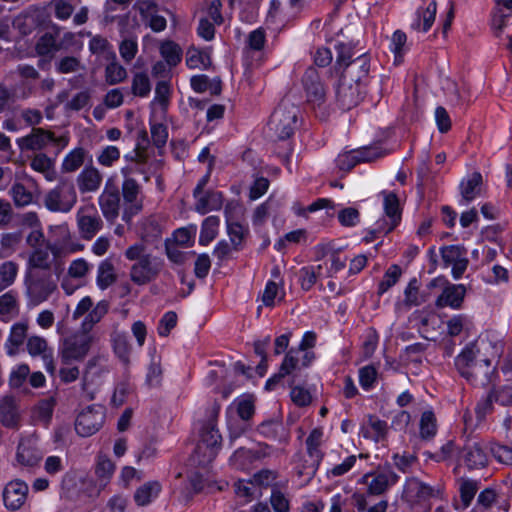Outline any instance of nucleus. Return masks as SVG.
<instances>
[{"instance_id": "obj_43", "label": "nucleus", "mask_w": 512, "mask_h": 512, "mask_svg": "<svg viewBox=\"0 0 512 512\" xmlns=\"http://www.w3.org/2000/svg\"><path fill=\"white\" fill-rule=\"evenodd\" d=\"M441 256L446 266H452L458 263V261L465 260L467 258V251L463 246L450 245L441 249Z\"/></svg>"}, {"instance_id": "obj_6", "label": "nucleus", "mask_w": 512, "mask_h": 512, "mask_svg": "<svg viewBox=\"0 0 512 512\" xmlns=\"http://www.w3.org/2000/svg\"><path fill=\"white\" fill-rule=\"evenodd\" d=\"M76 202V190L70 180H61L55 188L46 194L44 199L48 210L63 213L69 212Z\"/></svg>"}, {"instance_id": "obj_27", "label": "nucleus", "mask_w": 512, "mask_h": 512, "mask_svg": "<svg viewBox=\"0 0 512 512\" xmlns=\"http://www.w3.org/2000/svg\"><path fill=\"white\" fill-rule=\"evenodd\" d=\"M398 476L393 471H385L375 474L368 483V493L371 495H381L390 486L394 485Z\"/></svg>"}, {"instance_id": "obj_61", "label": "nucleus", "mask_w": 512, "mask_h": 512, "mask_svg": "<svg viewBox=\"0 0 512 512\" xmlns=\"http://www.w3.org/2000/svg\"><path fill=\"white\" fill-rule=\"evenodd\" d=\"M377 370L372 365H367L359 370V382L363 389L369 390L376 381Z\"/></svg>"}, {"instance_id": "obj_58", "label": "nucleus", "mask_w": 512, "mask_h": 512, "mask_svg": "<svg viewBox=\"0 0 512 512\" xmlns=\"http://www.w3.org/2000/svg\"><path fill=\"white\" fill-rule=\"evenodd\" d=\"M153 144L161 149L166 145L168 139L167 127L162 123H153L150 127Z\"/></svg>"}, {"instance_id": "obj_2", "label": "nucleus", "mask_w": 512, "mask_h": 512, "mask_svg": "<svg viewBox=\"0 0 512 512\" xmlns=\"http://www.w3.org/2000/svg\"><path fill=\"white\" fill-rule=\"evenodd\" d=\"M220 404L214 402L207 411L206 419L199 428V442L195 448V457L199 465L212 462L221 448L222 436L217 428Z\"/></svg>"}, {"instance_id": "obj_34", "label": "nucleus", "mask_w": 512, "mask_h": 512, "mask_svg": "<svg viewBox=\"0 0 512 512\" xmlns=\"http://www.w3.org/2000/svg\"><path fill=\"white\" fill-rule=\"evenodd\" d=\"M51 260L48 249L37 248L29 256L27 271L50 272Z\"/></svg>"}, {"instance_id": "obj_40", "label": "nucleus", "mask_w": 512, "mask_h": 512, "mask_svg": "<svg viewBox=\"0 0 512 512\" xmlns=\"http://www.w3.org/2000/svg\"><path fill=\"white\" fill-rule=\"evenodd\" d=\"M162 236V226L160 222L154 218H147L143 224L141 229V238L142 242L153 243L159 240Z\"/></svg>"}, {"instance_id": "obj_53", "label": "nucleus", "mask_w": 512, "mask_h": 512, "mask_svg": "<svg viewBox=\"0 0 512 512\" xmlns=\"http://www.w3.org/2000/svg\"><path fill=\"white\" fill-rule=\"evenodd\" d=\"M420 434L423 439H430L436 434V419L431 411H425L420 420Z\"/></svg>"}, {"instance_id": "obj_10", "label": "nucleus", "mask_w": 512, "mask_h": 512, "mask_svg": "<svg viewBox=\"0 0 512 512\" xmlns=\"http://www.w3.org/2000/svg\"><path fill=\"white\" fill-rule=\"evenodd\" d=\"M302 87L309 104L321 106L326 101V87L316 68L306 69L302 76Z\"/></svg>"}, {"instance_id": "obj_29", "label": "nucleus", "mask_w": 512, "mask_h": 512, "mask_svg": "<svg viewBox=\"0 0 512 512\" xmlns=\"http://www.w3.org/2000/svg\"><path fill=\"white\" fill-rule=\"evenodd\" d=\"M258 431L261 435L268 439L285 443L288 440V432L279 421L268 420L261 423L258 427Z\"/></svg>"}, {"instance_id": "obj_45", "label": "nucleus", "mask_w": 512, "mask_h": 512, "mask_svg": "<svg viewBox=\"0 0 512 512\" xmlns=\"http://www.w3.org/2000/svg\"><path fill=\"white\" fill-rule=\"evenodd\" d=\"M55 69L59 74H68V73H76V72L84 69V66L82 65L79 57L64 56V57H60L55 62Z\"/></svg>"}, {"instance_id": "obj_23", "label": "nucleus", "mask_w": 512, "mask_h": 512, "mask_svg": "<svg viewBox=\"0 0 512 512\" xmlns=\"http://www.w3.org/2000/svg\"><path fill=\"white\" fill-rule=\"evenodd\" d=\"M42 458V453L35 446L31 439L22 440L17 448L16 459L23 465L33 467L38 465Z\"/></svg>"}, {"instance_id": "obj_17", "label": "nucleus", "mask_w": 512, "mask_h": 512, "mask_svg": "<svg viewBox=\"0 0 512 512\" xmlns=\"http://www.w3.org/2000/svg\"><path fill=\"white\" fill-rule=\"evenodd\" d=\"M26 348L32 357L41 356L46 371L50 375L56 372L52 350L48 348L46 339L40 336H31L27 339Z\"/></svg>"}, {"instance_id": "obj_48", "label": "nucleus", "mask_w": 512, "mask_h": 512, "mask_svg": "<svg viewBox=\"0 0 512 512\" xmlns=\"http://www.w3.org/2000/svg\"><path fill=\"white\" fill-rule=\"evenodd\" d=\"M401 274L402 270L398 265H391L385 272L382 281L378 285V294L382 295L383 293L388 291L392 286H394L398 282Z\"/></svg>"}, {"instance_id": "obj_35", "label": "nucleus", "mask_w": 512, "mask_h": 512, "mask_svg": "<svg viewBox=\"0 0 512 512\" xmlns=\"http://www.w3.org/2000/svg\"><path fill=\"white\" fill-rule=\"evenodd\" d=\"M117 280L115 268L110 259L103 260L98 266L97 285L101 290L107 289Z\"/></svg>"}, {"instance_id": "obj_32", "label": "nucleus", "mask_w": 512, "mask_h": 512, "mask_svg": "<svg viewBox=\"0 0 512 512\" xmlns=\"http://www.w3.org/2000/svg\"><path fill=\"white\" fill-rule=\"evenodd\" d=\"M481 184L482 175L479 172H474L468 179L461 181L460 192L465 203L471 202L480 194Z\"/></svg>"}, {"instance_id": "obj_64", "label": "nucleus", "mask_w": 512, "mask_h": 512, "mask_svg": "<svg viewBox=\"0 0 512 512\" xmlns=\"http://www.w3.org/2000/svg\"><path fill=\"white\" fill-rule=\"evenodd\" d=\"M30 373L29 366L27 364H21L17 366L10 374L9 384L12 388H19L26 381Z\"/></svg>"}, {"instance_id": "obj_51", "label": "nucleus", "mask_w": 512, "mask_h": 512, "mask_svg": "<svg viewBox=\"0 0 512 512\" xmlns=\"http://www.w3.org/2000/svg\"><path fill=\"white\" fill-rule=\"evenodd\" d=\"M497 500V492L493 488H486L477 497V503L472 512L490 509Z\"/></svg>"}, {"instance_id": "obj_26", "label": "nucleus", "mask_w": 512, "mask_h": 512, "mask_svg": "<svg viewBox=\"0 0 512 512\" xmlns=\"http://www.w3.org/2000/svg\"><path fill=\"white\" fill-rule=\"evenodd\" d=\"M436 12L437 4L435 0H432L425 9L419 8L416 12V18L411 24L412 29L427 32L435 21Z\"/></svg>"}, {"instance_id": "obj_37", "label": "nucleus", "mask_w": 512, "mask_h": 512, "mask_svg": "<svg viewBox=\"0 0 512 512\" xmlns=\"http://www.w3.org/2000/svg\"><path fill=\"white\" fill-rule=\"evenodd\" d=\"M478 491V482L475 480H462L459 488L461 504L458 502L454 503L455 509L465 510L471 505Z\"/></svg>"}, {"instance_id": "obj_41", "label": "nucleus", "mask_w": 512, "mask_h": 512, "mask_svg": "<svg viewBox=\"0 0 512 512\" xmlns=\"http://www.w3.org/2000/svg\"><path fill=\"white\" fill-rule=\"evenodd\" d=\"M160 53L170 67L176 66L182 58V49L173 41L163 42L160 46Z\"/></svg>"}, {"instance_id": "obj_11", "label": "nucleus", "mask_w": 512, "mask_h": 512, "mask_svg": "<svg viewBox=\"0 0 512 512\" xmlns=\"http://www.w3.org/2000/svg\"><path fill=\"white\" fill-rule=\"evenodd\" d=\"M362 85L340 77L336 87V100L343 110H350L362 100Z\"/></svg>"}, {"instance_id": "obj_33", "label": "nucleus", "mask_w": 512, "mask_h": 512, "mask_svg": "<svg viewBox=\"0 0 512 512\" xmlns=\"http://www.w3.org/2000/svg\"><path fill=\"white\" fill-rule=\"evenodd\" d=\"M162 489L158 481H149L140 486L134 493V500L138 506L148 505L156 498Z\"/></svg>"}, {"instance_id": "obj_63", "label": "nucleus", "mask_w": 512, "mask_h": 512, "mask_svg": "<svg viewBox=\"0 0 512 512\" xmlns=\"http://www.w3.org/2000/svg\"><path fill=\"white\" fill-rule=\"evenodd\" d=\"M178 246L170 238L165 240V252L168 259L175 264L181 265L186 260V254Z\"/></svg>"}, {"instance_id": "obj_30", "label": "nucleus", "mask_w": 512, "mask_h": 512, "mask_svg": "<svg viewBox=\"0 0 512 512\" xmlns=\"http://www.w3.org/2000/svg\"><path fill=\"white\" fill-rule=\"evenodd\" d=\"M223 204V195L218 191H208L205 194L197 197L195 209L201 214H206L208 211L220 210Z\"/></svg>"}, {"instance_id": "obj_25", "label": "nucleus", "mask_w": 512, "mask_h": 512, "mask_svg": "<svg viewBox=\"0 0 512 512\" xmlns=\"http://www.w3.org/2000/svg\"><path fill=\"white\" fill-rule=\"evenodd\" d=\"M18 405L14 397L5 396L0 401V421L8 428H14L19 422Z\"/></svg>"}, {"instance_id": "obj_49", "label": "nucleus", "mask_w": 512, "mask_h": 512, "mask_svg": "<svg viewBox=\"0 0 512 512\" xmlns=\"http://www.w3.org/2000/svg\"><path fill=\"white\" fill-rule=\"evenodd\" d=\"M227 232L234 251H239L247 230L240 223L227 220Z\"/></svg>"}, {"instance_id": "obj_39", "label": "nucleus", "mask_w": 512, "mask_h": 512, "mask_svg": "<svg viewBox=\"0 0 512 512\" xmlns=\"http://www.w3.org/2000/svg\"><path fill=\"white\" fill-rule=\"evenodd\" d=\"M220 219L217 216L207 217L201 226L199 243L203 246L208 245L218 234Z\"/></svg>"}, {"instance_id": "obj_7", "label": "nucleus", "mask_w": 512, "mask_h": 512, "mask_svg": "<svg viewBox=\"0 0 512 512\" xmlns=\"http://www.w3.org/2000/svg\"><path fill=\"white\" fill-rule=\"evenodd\" d=\"M91 342L92 337L83 330L66 338L60 353L62 364L69 365L72 360L84 359L90 349Z\"/></svg>"}, {"instance_id": "obj_38", "label": "nucleus", "mask_w": 512, "mask_h": 512, "mask_svg": "<svg viewBox=\"0 0 512 512\" xmlns=\"http://www.w3.org/2000/svg\"><path fill=\"white\" fill-rule=\"evenodd\" d=\"M109 309V303L102 300L88 313L81 325V330L90 332L95 324L107 314Z\"/></svg>"}, {"instance_id": "obj_21", "label": "nucleus", "mask_w": 512, "mask_h": 512, "mask_svg": "<svg viewBox=\"0 0 512 512\" xmlns=\"http://www.w3.org/2000/svg\"><path fill=\"white\" fill-rule=\"evenodd\" d=\"M103 176L94 166H86L77 176L79 191L84 193L96 192L102 183Z\"/></svg>"}, {"instance_id": "obj_31", "label": "nucleus", "mask_w": 512, "mask_h": 512, "mask_svg": "<svg viewBox=\"0 0 512 512\" xmlns=\"http://www.w3.org/2000/svg\"><path fill=\"white\" fill-rule=\"evenodd\" d=\"M28 323L19 322L11 327L10 335L8 337L6 348L7 353L11 356L17 353L18 348L24 343L27 336Z\"/></svg>"}, {"instance_id": "obj_19", "label": "nucleus", "mask_w": 512, "mask_h": 512, "mask_svg": "<svg viewBox=\"0 0 512 512\" xmlns=\"http://www.w3.org/2000/svg\"><path fill=\"white\" fill-rule=\"evenodd\" d=\"M465 293L466 289L464 285L450 284L444 288L435 304L438 308L449 306L451 308L458 309L462 305Z\"/></svg>"}, {"instance_id": "obj_36", "label": "nucleus", "mask_w": 512, "mask_h": 512, "mask_svg": "<svg viewBox=\"0 0 512 512\" xmlns=\"http://www.w3.org/2000/svg\"><path fill=\"white\" fill-rule=\"evenodd\" d=\"M113 349L117 357L125 364L130 363L131 345L125 333L114 332L112 334Z\"/></svg>"}, {"instance_id": "obj_3", "label": "nucleus", "mask_w": 512, "mask_h": 512, "mask_svg": "<svg viewBox=\"0 0 512 512\" xmlns=\"http://www.w3.org/2000/svg\"><path fill=\"white\" fill-rule=\"evenodd\" d=\"M124 255L129 261H136L131 266L129 275L131 281L139 286L154 281L164 266L162 259L146 253V246L143 242L129 246Z\"/></svg>"}, {"instance_id": "obj_60", "label": "nucleus", "mask_w": 512, "mask_h": 512, "mask_svg": "<svg viewBox=\"0 0 512 512\" xmlns=\"http://www.w3.org/2000/svg\"><path fill=\"white\" fill-rule=\"evenodd\" d=\"M270 503L275 512H289L290 510L289 499L279 489H272Z\"/></svg>"}, {"instance_id": "obj_24", "label": "nucleus", "mask_w": 512, "mask_h": 512, "mask_svg": "<svg viewBox=\"0 0 512 512\" xmlns=\"http://www.w3.org/2000/svg\"><path fill=\"white\" fill-rule=\"evenodd\" d=\"M56 33L50 32L44 33L37 41L35 45L36 53L41 57L49 56L52 58L56 52L64 50L63 43H58L57 35L60 31V27H54Z\"/></svg>"}, {"instance_id": "obj_57", "label": "nucleus", "mask_w": 512, "mask_h": 512, "mask_svg": "<svg viewBox=\"0 0 512 512\" xmlns=\"http://www.w3.org/2000/svg\"><path fill=\"white\" fill-rule=\"evenodd\" d=\"M30 165L32 169L44 173L46 177H48L50 173H53L54 163L46 154L40 153L35 155L31 160Z\"/></svg>"}, {"instance_id": "obj_9", "label": "nucleus", "mask_w": 512, "mask_h": 512, "mask_svg": "<svg viewBox=\"0 0 512 512\" xmlns=\"http://www.w3.org/2000/svg\"><path fill=\"white\" fill-rule=\"evenodd\" d=\"M104 419L105 414L101 406H89L77 416L75 430L80 436L89 437L101 428Z\"/></svg>"}, {"instance_id": "obj_56", "label": "nucleus", "mask_w": 512, "mask_h": 512, "mask_svg": "<svg viewBox=\"0 0 512 512\" xmlns=\"http://www.w3.org/2000/svg\"><path fill=\"white\" fill-rule=\"evenodd\" d=\"M114 470L115 465L110 459H99L95 473L100 480L101 486H105L108 483L109 479L114 473Z\"/></svg>"}, {"instance_id": "obj_47", "label": "nucleus", "mask_w": 512, "mask_h": 512, "mask_svg": "<svg viewBox=\"0 0 512 512\" xmlns=\"http://www.w3.org/2000/svg\"><path fill=\"white\" fill-rule=\"evenodd\" d=\"M9 193L17 207L27 206L33 200L32 193L21 183H15Z\"/></svg>"}, {"instance_id": "obj_20", "label": "nucleus", "mask_w": 512, "mask_h": 512, "mask_svg": "<svg viewBox=\"0 0 512 512\" xmlns=\"http://www.w3.org/2000/svg\"><path fill=\"white\" fill-rule=\"evenodd\" d=\"M462 460L469 469L483 468L487 464V455L478 443L468 444L459 452Z\"/></svg>"}, {"instance_id": "obj_59", "label": "nucleus", "mask_w": 512, "mask_h": 512, "mask_svg": "<svg viewBox=\"0 0 512 512\" xmlns=\"http://www.w3.org/2000/svg\"><path fill=\"white\" fill-rule=\"evenodd\" d=\"M275 204L276 203L271 198H269L267 201L259 205L253 214V224L256 226L262 225L266 221L271 210H273L276 206Z\"/></svg>"}, {"instance_id": "obj_52", "label": "nucleus", "mask_w": 512, "mask_h": 512, "mask_svg": "<svg viewBox=\"0 0 512 512\" xmlns=\"http://www.w3.org/2000/svg\"><path fill=\"white\" fill-rule=\"evenodd\" d=\"M18 273V265L13 261H6L0 266V279L2 289L10 286Z\"/></svg>"}, {"instance_id": "obj_44", "label": "nucleus", "mask_w": 512, "mask_h": 512, "mask_svg": "<svg viewBox=\"0 0 512 512\" xmlns=\"http://www.w3.org/2000/svg\"><path fill=\"white\" fill-rule=\"evenodd\" d=\"M89 50L92 54H106L107 59L115 60L116 54L112 50L111 44L108 40L100 35H95L89 42Z\"/></svg>"}, {"instance_id": "obj_18", "label": "nucleus", "mask_w": 512, "mask_h": 512, "mask_svg": "<svg viewBox=\"0 0 512 512\" xmlns=\"http://www.w3.org/2000/svg\"><path fill=\"white\" fill-rule=\"evenodd\" d=\"M382 156L378 147H363L350 151L340 158L341 169H352L357 163L372 162Z\"/></svg>"}, {"instance_id": "obj_4", "label": "nucleus", "mask_w": 512, "mask_h": 512, "mask_svg": "<svg viewBox=\"0 0 512 512\" xmlns=\"http://www.w3.org/2000/svg\"><path fill=\"white\" fill-rule=\"evenodd\" d=\"M24 283L28 303L32 306L47 301L57 290V279L51 272L27 271Z\"/></svg>"}, {"instance_id": "obj_8", "label": "nucleus", "mask_w": 512, "mask_h": 512, "mask_svg": "<svg viewBox=\"0 0 512 512\" xmlns=\"http://www.w3.org/2000/svg\"><path fill=\"white\" fill-rule=\"evenodd\" d=\"M98 204L104 218L113 223L119 216L121 198L119 188L112 178L105 182L103 191L98 198Z\"/></svg>"}, {"instance_id": "obj_15", "label": "nucleus", "mask_w": 512, "mask_h": 512, "mask_svg": "<svg viewBox=\"0 0 512 512\" xmlns=\"http://www.w3.org/2000/svg\"><path fill=\"white\" fill-rule=\"evenodd\" d=\"M28 485L22 480L10 481L3 490V502L7 509L18 510L26 501Z\"/></svg>"}, {"instance_id": "obj_42", "label": "nucleus", "mask_w": 512, "mask_h": 512, "mask_svg": "<svg viewBox=\"0 0 512 512\" xmlns=\"http://www.w3.org/2000/svg\"><path fill=\"white\" fill-rule=\"evenodd\" d=\"M85 155L86 151L82 147L72 150L63 160L62 171L69 173L79 169L84 163Z\"/></svg>"}, {"instance_id": "obj_1", "label": "nucleus", "mask_w": 512, "mask_h": 512, "mask_svg": "<svg viewBox=\"0 0 512 512\" xmlns=\"http://www.w3.org/2000/svg\"><path fill=\"white\" fill-rule=\"evenodd\" d=\"M477 352L476 344L469 343L456 357L455 366L473 386L486 388L492 383L496 368L489 359L476 360Z\"/></svg>"}, {"instance_id": "obj_22", "label": "nucleus", "mask_w": 512, "mask_h": 512, "mask_svg": "<svg viewBox=\"0 0 512 512\" xmlns=\"http://www.w3.org/2000/svg\"><path fill=\"white\" fill-rule=\"evenodd\" d=\"M298 350L295 348H291L285 355L278 373L273 375L270 379L266 382V389L272 390L276 386L278 382H280L281 379H283L285 376L290 375L292 371H294L297 368L299 359H298Z\"/></svg>"}, {"instance_id": "obj_14", "label": "nucleus", "mask_w": 512, "mask_h": 512, "mask_svg": "<svg viewBox=\"0 0 512 512\" xmlns=\"http://www.w3.org/2000/svg\"><path fill=\"white\" fill-rule=\"evenodd\" d=\"M370 70V57L366 54H360L353 58L342 69L341 78L362 85V82L368 77Z\"/></svg>"}, {"instance_id": "obj_55", "label": "nucleus", "mask_w": 512, "mask_h": 512, "mask_svg": "<svg viewBox=\"0 0 512 512\" xmlns=\"http://www.w3.org/2000/svg\"><path fill=\"white\" fill-rule=\"evenodd\" d=\"M335 48L337 52L335 67L337 70H342L346 67V64H348L349 61L353 60L355 53L350 44L338 43Z\"/></svg>"}, {"instance_id": "obj_28", "label": "nucleus", "mask_w": 512, "mask_h": 512, "mask_svg": "<svg viewBox=\"0 0 512 512\" xmlns=\"http://www.w3.org/2000/svg\"><path fill=\"white\" fill-rule=\"evenodd\" d=\"M384 211L386 217L389 219V225L384 229L386 231H392L401 220L399 200L396 194L384 193Z\"/></svg>"}, {"instance_id": "obj_46", "label": "nucleus", "mask_w": 512, "mask_h": 512, "mask_svg": "<svg viewBox=\"0 0 512 512\" xmlns=\"http://www.w3.org/2000/svg\"><path fill=\"white\" fill-rule=\"evenodd\" d=\"M127 76L126 69L116 59L112 60L105 69V79L109 85L122 82Z\"/></svg>"}, {"instance_id": "obj_62", "label": "nucleus", "mask_w": 512, "mask_h": 512, "mask_svg": "<svg viewBox=\"0 0 512 512\" xmlns=\"http://www.w3.org/2000/svg\"><path fill=\"white\" fill-rule=\"evenodd\" d=\"M266 42V34L264 29L258 28L249 33L247 37V47L253 51H261Z\"/></svg>"}, {"instance_id": "obj_12", "label": "nucleus", "mask_w": 512, "mask_h": 512, "mask_svg": "<svg viewBox=\"0 0 512 512\" xmlns=\"http://www.w3.org/2000/svg\"><path fill=\"white\" fill-rule=\"evenodd\" d=\"M122 195L126 208L123 219L128 220L131 216L138 214L142 208L141 186L133 178H125L122 183Z\"/></svg>"}, {"instance_id": "obj_16", "label": "nucleus", "mask_w": 512, "mask_h": 512, "mask_svg": "<svg viewBox=\"0 0 512 512\" xmlns=\"http://www.w3.org/2000/svg\"><path fill=\"white\" fill-rule=\"evenodd\" d=\"M55 140L54 133L43 128H32L29 135L17 139V145L21 151H36L44 149Z\"/></svg>"}, {"instance_id": "obj_50", "label": "nucleus", "mask_w": 512, "mask_h": 512, "mask_svg": "<svg viewBox=\"0 0 512 512\" xmlns=\"http://www.w3.org/2000/svg\"><path fill=\"white\" fill-rule=\"evenodd\" d=\"M490 452L492 456L501 464L512 465V447L497 442L491 443Z\"/></svg>"}, {"instance_id": "obj_54", "label": "nucleus", "mask_w": 512, "mask_h": 512, "mask_svg": "<svg viewBox=\"0 0 512 512\" xmlns=\"http://www.w3.org/2000/svg\"><path fill=\"white\" fill-rule=\"evenodd\" d=\"M132 93L139 97H146L151 91L149 77L145 73H136L132 81Z\"/></svg>"}, {"instance_id": "obj_13", "label": "nucleus", "mask_w": 512, "mask_h": 512, "mask_svg": "<svg viewBox=\"0 0 512 512\" xmlns=\"http://www.w3.org/2000/svg\"><path fill=\"white\" fill-rule=\"evenodd\" d=\"M94 210V207H82L77 212V225L82 238L92 239L103 226V221L96 211L92 214L87 213Z\"/></svg>"}, {"instance_id": "obj_5", "label": "nucleus", "mask_w": 512, "mask_h": 512, "mask_svg": "<svg viewBox=\"0 0 512 512\" xmlns=\"http://www.w3.org/2000/svg\"><path fill=\"white\" fill-rule=\"evenodd\" d=\"M299 108L292 103L282 101L272 113L268 128L279 140L289 138L295 129Z\"/></svg>"}]
</instances>
